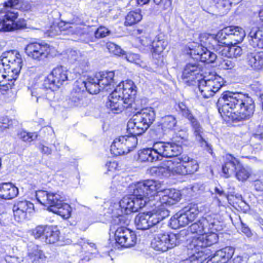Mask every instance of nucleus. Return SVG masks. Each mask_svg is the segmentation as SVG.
I'll use <instances>...</instances> for the list:
<instances>
[{"label": "nucleus", "instance_id": "nucleus-34", "mask_svg": "<svg viewBox=\"0 0 263 263\" xmlns=\"http://www.w3.org/2000/svg\"><path fill=\"white\" fill-rule=\"evenodd\" d=\"M139 160L141 162H152L160 160L158 154L154 150V145L151 148L142 149L139 153Z\"/></svg>", "mask_w": 263, "mask_h": 263}, {"label": "nucleus", "instance_id": "nucleus-57", "mask_svg": "<svg viewBox=\"0 0 263 263\" xmlns=\"http://www.w3.org/2000/svg\"><path fill=\"white\" fill-rule=\"evenodd\" d=\"M110 34V31L104 26H100L95 32V38L100 39Z\"/></svg>", "mask_w": 263, "mask_h": 263}, {"label": "nucleus", "instance_id": "nucleus-4", "mask_svg": "<svg viewBox=\"0 0 263 263\" xmlns=\"http://www.w3.org/2000/svg\"><path fill=\"white\" fill-rule=\"evenodd\" d=\"M22 60L21 55L15 51H9L2 53L0 57V78L2 86L11 88L19 74L22 68Z\"/></svg>", "mask_w": 263, "mask_h": 263}, {"label": "nucleus", "instance_id": "nucleus-50", "mask_svg": "<svg viewBox=\"0 0 263 263\" xmlns=\"http://www.w3.org/2000/svg\"><path fill=\"white\" fill-rule=\"evenodd\" d=\"M251 172L248 169L242 166L239 163V166L238 167L235 173V176L237 179L239 181H245L250 176Z\"/></svg>", "mask_w": 263, "mask_h": 263}, {"label": "nucleus", "instance_id": "nucleus-63", "mask_svg": "<svg viewBox=\"0 0 263 263\" xmlns=\"http://www.w3.org/2000/svg\"><path fill=\"white\" fill-rule=\"evenodd\" d=\"M150 0H130V5L133 6H142L144 5L148 4Z\"/></svg>", "mask_w": 263, "mask_h": 263}, {"label": "nucleus", "instance_id": "nucleus-18", "mask_svg": "<svg viewBox=\"0 0 263 263\" xmlns=\"http://www.w3.org/2000/svg\"><path fill=\"white\" fill-rule=\"evenodd\" d=\"M229 31V28L226 27L219 31L216 35L203 34L200 36V41L205 45L207 44L208 42L210 43L211 41H213L215 42L225 45L226 46L230 45L231 42Z\"/></svg>", "mask_w": 263, "mask_h": 263}, {"label": "nucleus", "instance_id": "nucleus-40", "mask_svg": "<svg viewBox=\"0 0 263 263\" xmlns=\"http://www.w3.org/2000/svg\"><path fill=\"white\" fill-rule=\"evenodd\" d=\"M48 210L55 214L59 215L63 218H68L71 215V208L70 206L67 203L61 202L60 206H57L54 209L53 208H48Z\"/></svg>", "mask_w": 263, "mask_h": 263}, {"label": "nucleus", "instance_id": "nucleus-62", "mask_svg": "<svg viewBox=\"0 0 263 263\" xmlns=\"http://www.w3.org/2000/svg\"><path fill=\"white\" fill-rule=\"evenodd\" d=\"M221 68L226 69H231L235 66V63L232 60L226 59H223L220 64Z\"/></svg>", "mask_w": 263, "mask_h": 263}, {"label": "nucleus", "instance_id": "nucleus-9", "mask_svg": "<svg viewBox=\"0 0 263 263\" xmlns=\"http://www.w3.org/2000/svg\"><path fill=\"white\" fill-rule=\"evenodd\" d=\"M168 215V211L139 213L135 218V224L137 229L147 230L158 223Z\"/></svg>", "mask_w": 263, "mask_h": 263}, {"label": "nucleus", "instance_id": "nucleus-43", "mask_svg": "<svg viewBox=\"0 0 263 263\" xmlns=\"http://www.w3.org/2000/svg\"><path fill=\"white\" fill-rule=\"evenodd\" d=\"M182 161L184 163L186 175L193 174L198 170V164L196 160L190 159L186 156H182Z\"/></svg>", "mask_w": 263, "mask_h": 263}, {"label": "nucleus", "instance_id": "nucleus-25", "mask_svg": "<svg viewBox=\"0 0 263 263\" xmlns=\"http://www.w3.org/2000/svg\"><path fill=\"white\" fill-rule=\"evenodd\" d=\"M193 254L189 258L181 260L179 263H203L212 255L210 249H203L195 251L192 250Z\"/></svg>", "mask_w": 263, "mask_h": 263}, {"label": "nucleus", "instance_id": "nucleus-7", "mask_svg": "<svg viewBox=\"0 0 263 263\" xmlns=\"http://www.w3.org/2000/svg\"><path fill=\"white\" fill-rule=\"evenodd\" d=\"M181 238V234L160 232L155 235L151 246L156 251L165 252L179 245Z\"/></svg>", "mask_w": 263, "mask_h": 263}, {"label": "nucleus", "instance_id": "nucleus-35", "mask_svg": "<svg viewBox=\"0 0 263 263\" xmlns=\"http://www.w3.org/2000/svg\"><path fill=\"white\" fill-rule=\"evenodd\" d=\"M229 28V35L231 44H236L242 42L246 35L245 30L238 26L228 27Z\"/></svg>", "mask_w": 263, "mask_h": 263}, {"label": "nucleus", "instance_id": "nucleus-13", "mask_svg": "<svg viewBox=\"0 0 263 263\" xmlns=\"http://www.w3.org/2000/svg\"><path fill=\"white\" fill-rule=\"evenodd\" d=\"M115 239L117 243L124 248L132 247L137 242L135 232L124 226L117 228L115 232Z\"/></svg>", "mask_w": 263, "mask_h": 263}, {"label": "nucleus", "instance_id": "nucleus-45", "mask_svg": "<svg viewBox=\"0 0 263 263\" xmlns=\"http://www.w3.org/2000/svg\"><path fill=\"white\" fill-rule=\"evenodd\" d=\"M167 45V42L164 40L157 39L154 40L152 43L150 49L153 58H155L154 56L157 54L160 55L165 49Z\"/></svg>", "mask_w": 263, "mask_h": 263}, {"label": "nucleus", "instance_id": "nucleus-56", "mask_svg": "<svg viewBox=\"0 0 263 263\" xmlns=\"http://www.w3.org/2000/svg\"><path fill=\"white\" fill-rule=\"evenodd\" d=\"M107 46L109 52L115 55H120L124 54V51L120 47L113 43H109Z\"/></svg>", "mask_w": 263, "mask_h": 263}, {"label": "nucleus", "instance_id": "nucleus-12", "mask_svg": "<svg viewBox=\"0 0 263 263\" xmlns=\"http://www.w3.org/2000/svg\"><path fill=\"white\" fill-rule=\"evenodd\" d=\"M35 196L37 201L41 204L53 209L57 206H60L61 202L65 200L63 194L60 192L53 193L40 190L36 192Z\"/></svg>", "mask_w": 263, "mask_h": 263}, {"label": "nucleus", "instance_id": "nucleus-6", "mask_svg": "<svg viewBox=\"0 0 263 263\" xmlns=\"http://www.w3.org/2000/svg\"><path fill=\"white\" fill-rule=\"evenodd\" d=\"M178 107L179 112L183 117L186 118L190 122L195 140L201 147H203L209 153L212 154L211 146L204 138V133L202 127L196 118L193 115L188 107L184 102L179 103Z\"/></svg>", "mask_w": 263, "mask_h": 263}, {"label": "nucleus", "instance_id": "nucleus-47", "mask_svg": "<svg viewBox=\"0 0 263 263\" xmlns=\"http://www.w3.org/2000/svg\"><path fill=\"white\" fill-rule=\"evenodd\" d=\"M45 258V256L44 253L36 246H33L31 250L29 251L27 256V260L32 262L40 259L43 260Z\"/></svg>", "mask_w": 263, "mask_h": 263}, {"label": "nucleus", "instance_id": "nucleus-59", "mask_svg": "<svg viewBox=\"0 0 263 263\" xmlns=\"http://www.w3.org/2000/svg\"><path fill=\"white\" fill-rule=\"evenodd\" d=\"M23 261L22 257L16 256L6 255L2 260V263H21Z\"/></svg>", "mask_w": 263, "mask_h": 263}, {"label": "nucleus", "instance_id": "nucleus-49", "mask_svg": "<svg viewBox=\"0 0 263 263\" xmlns=\"http://www.w3.org/2000/svg\"><path fill=\"white\" fill-rule=\"evenodd\" d=\"M183 211L189 217L191 221H193L199 213V210L197 204H190L184 208Z\"/></svg>", "mask_w": 263, "mask_h": 263}, {"label": "nucleus", "instance_id": "nucleus-54", "mask_svg": "<svg viewBox=\"0 0 263 263\" xmlns=\"http://www.w3.org/2000/svg\"><path fill=\"white\" fill-rule=\"evenodd\" d=\"M14 121L10 119L7 117H2L0 118V129L4 131L7 128H11Z\"/></svg>", "mask_w": 263, "mask_h": 263}, {"label": "nucleus", "instance_id": "nucleus-32", "mask_svg": "<svg viewBox=\"0 0 263 263\" xmlns=\"http://www.w3.org/2000/svg\"><path fill=\"white\" fill-rule=\"evenodd\" d=\"M182 160V156L180 157H176L170 160V168L173 175H186V171L184 167Z\"/></svg>", "mask_w": 263, "mask_h": 263}, {"label": "nucleus", "instance_id": "nucleus-48", "mask_svg": "<svg viewBox=\"0 0 263 263\" xmlns=\"http://www.w3.org/2000/svg\"><path fill=\"white\" fill-rule=\"evenodd\" d=\"M198 88L202 95L205 98H209L215 94L214 90L211 89L207 82L202 78L198 80Z\"/></svg>", "mask_w": 263, "mask_h": 263}, {"label": "nucleus", "instance_id": "nucleus-29", "mask_svg": "<svg viewBox=\"0 0 263 263\" xmlns=\"http://www.w3.org/2000/svg\"><path fill=\"white\" fill-rule=\"evenodd\" d=\"M250 44L253 47H263V26L260 28H252L249 34Z\"/></svg>", "mask_w": 263, "mask_h": 263}, {"label": "nucleus", "instance_id": "nucleus-38", "mask_svg": "<svg viewBox=\"0 0 263 263\" xmlns=\"http://www.w3.org/2000/svg\"><path fill=\"white\" fill-rule=\"evenodd\" d=\"M60 234V231L56 228L48 226L43 241L48 244L55 243L59 240Z\"/></svg>", "mask_w": 263, "mask_h": 263}, {"label": "nucleus", "instance_id": "nucleus-5", "mask_svg": "<svg viewBox=\"0 0 263 263\" xmlns=\"http://www.w3.org/2000/svg\"><path fill=\"white\" fill-rule=\"evenodd\" d=\"M155 119V112L152 108H146L134 115L127 123V130L136 137L144 133Z\"/></svg>", "mask_w": 263, "mask_h": 263}, {"label": "nucleus", "instance_id": "nucleus-28", "mask_svg": "<svg viewBox=\"0 0 263 263\" xmlns=\"http://www.w3.org/2000/svg\"><path fill=\"white\" fill-rule=\"evenodd\" d=\"M18 194V189L11 183H3L0 185V198L9 200Z\"/></svg>", "mask_w": 263, "mask_h": 263}, {"label": "nucleus", "instance_id": "nucleus-37", "mask_svg": "<svg viewBox=\"0 0 263 263\" xmlns=\"http://www.w3.org/2000/svg\"><path fill=\"white\" fill-rule=\"evenodd\" d=\"M177 121L175 116L172 115L165 116L161 120V127L164 132H169L176 129Z\"/></svg>", "mask_w": 263, "mask_h": 263}, {"label": "nucleus", "instance_id": "nucleus-16", "mask_svg": "<svg viewBox=\"0 0 263 263\" xmlns=\"http://www.w3.org/2000/svg\"><path fill=\"white\" fill-rule=\"evenodd\" d=\"M203 76V67L197 61L187 63L183 67L182 78L191 83L195 80L201 79Z\"/></svg>", "mask_w": 263, "mask_h": 263}, {"label": "nucleus", "instance_id": "nucleus-21", "mask_svg": "<svg viewBox=\"0 0 263 263\" xmlns=\"http://www.w3.org/2000/svg\"><path fill=\"white\" fill-rule=\"evenodd\" d=\"M206 263H226L229 261L234 253V249L231 247H227L213 253Z\"/></svg>", "mask_w": 263, "mask_h": 263}, {"label": "nucleus", "instance_id": "nucleus-24", "mask_svg": "<svg viewBox=\"0 0 263 263\" xmlns=\"http://www.w3.org/2000/svg\"><path fill=\"white\" fill-rule=\"evenodd\" d=\"M247 64L252 69L259 71L263 69V51H254L247 54Z\"/></svg>", "mask_w": 263, "mask_h": 263}, {"label": "nucleus", "instance_id": "nucleus-60", "mask_svg": "<svg viewBox=\"0 0 263 263\" xmlns=\"http://www.w3.org/2000/svg\"><path fill=\"white\" fill-rule=\"evenodd\" d=\"M137 41L141 44V46H143V50H145L146 48L147 49H151L152 42L149 38L146 37L138 38Z\"/></svg>", "mask_w": 263, "mask_h": 263}, {"label": "nucleus", "instance_id": "nucleus-23", "mask_svg": "<svg viewBox=\"0 0 263 263\" xmlns=\"http://www.w3.org/2000/svg\"><path fill=\"white\" fill-rule=\"evenodd\" d=\"M122 98L121 92L117 90L116 87L108 97L106 106L111 110L120 111H121L124 108H127L124 106V100Z\"/></svg>", "mask_w": 263, "mask_h": 263}, {"label": "nucleus", "instance_id": "nucleus-44", "mask_svg": "<svg viewBox=\"0 0 263 263\" xmlns=\"http://www.w3.org/2000/svg\"><path fill=\"white\" fill-rule=\"evenodd\" d=\"M54 90H49L48 89L45 88L42 84V87H34L31 90V94L32 96H34L36 98V102L40 98H44L47 99H49V96L48 95H53V91Z\"/></svg>", "mask_w": 263, "mask_h": 263}, {"label": "nucleus", "instance_id": "nucleus-52", "mask_svg": "<svg viewBox=\"0 0 263 263\" xmlns=\"http://www.w3.org/2000/svg\"><path fill=\"white\" fill-rule=\"evenodd\" d=\"M48 228V226H38L35 227L32 231V235L34 237L35 239L41 238L44 240V236H45L46 228Z\"/></svg>", "mask_w": 263, "mask_h": 263}, {"label": "nucleus", "instance_id": "nucleus-10", "mask_svg": "<svg viewBox=\"0 0 263 263\" xmlns=\"http://www.w3.org/2000/svg\"><path fill=\"white\" fill-rule=\"evenodd\" d=\"M137 144L138 139L135 136H120L114 140L110 146V151L115 156L124 155L133 151Z\"/></svg>", "mask_w": 263, "mask_h": 263}, {"label": "nucleus", "instance_id": "nucleus-55", "mask_svg": "<svg viewBox=\"0 0 263 263\" xmlns=\"http://www.w3.org/2000/svg\"><path fill=\"white\" fill-rule=\"evenodd\" d=\"M58 26H60V27H63L64 26V27L63 28V30L68 29V32L71 34L76 33L77 31L74 30L78 28L76 25L69 22H61L59 24Z\"/></svg>", "mask_w": 263, "mask_h": 263}, {"label": "nucleus", "instance_id": "nucleus-30", "mask_svg": "<svg viewBox=\"0 0 263 263\" xmlns=\"http://www.w3.org/2000/svg\"><path fill=\"white\" fill-rule=\"evenodd\" d=\"M116 204L113 205L114 209H112L113 216L115 217L114 220L115 222L121 226H127L130 222L129 214L125 213L122 208H117Z\"/></svg>", "mask_w": 263, "mask_h": 263}, {"label": "nucleus", "instance_id": "nucleus-19", "mask_svg": "<svg viewBox=\"0 0 263 263\" xmlns=\"http://www.w3.org/2000/svg\"><path fill=\"white\" fill-rule=\"evenodd\" d=\"M34 209V205L27 200L18 201L13 208L14 217L18 222L23 221L27 217V214L31 213Z\"/></svg>", "mask_w": 263, "mask_h": 263}, {"label": "nucleus", "instance_id": "nucleus-39", "mask_svg": "<svg viewBox=\"0 0 263 263\" xmlns=\"http://www.w3.org/2000/svg\"><path fill=\"white\" fill-rule=\"evenodd\" d=\"M170 160L164 162L161 166L153 167L150 168V172L153 175L156 176H162L165 177H168L172 175L170 166Z\"/></svg>", "mask_w": 263, "mask_h": 263}, {"label": "nucleus", "instance_id": "nucleus-58", "mask_svg": "<svg viewBox=\"0 0 263 263\" xmlns=\"http://www.w3.org/2000/svg\"><path fill=\"white\" fill-rule=\"evenodd\" d=\"M156 5H160V7L163 10H170L171 8V0H153Z\"/></svg>", "mask_w": 263, "mask_h": 263}, {"label": "nucleus", "instance_id": "nucleus-22", "mask_svg": "<svg viewBox=\"0 0 263 263\" xmlns=\"http://www.w3.org/2000/svg\"><path fill=\"white\" fill-rule=\"evenodd\" d=\"M115 72L113 71L100 72L96 73L95 80L100 84L102 90L108 91L115 84Z\"/></svg>", "mask_w": 263, "mask_h": 263}, {"label": "nucleus", "instance_id": "nucleus-46", "mask_svg": "<svg viewBox=\"0 0 263 263\" xmlns=\"http://www.w3.org/2000/svg\"><path fill=\"white\" fill-rule=\"evenodd\" d=\"M142 18L140 11H132L128 13L125 17L124 25L130 26L139 22Z\"/></svg>", "mask_w": 263, "mask_h": 263}, {"label": "nucleus", "instance_id": "nucleus-17", "mask_svg": "<svg viewBox=\"0 0 263 263\" xmlns=\"http://www.w3.org/2000/svg\"><path fill=\"white\" fill-rule=\"evenodd\" d=\"M49 47L37 42L28 44L25 47V52L30 58L41 61L45 59L48 54Z\"/></svg>", "mask_w": 263, "mask_h": 263}, {"label": "nucleus", "instance_id": "nucleus-64", "mask_svg": "<svg viewBox=\"0 0 263 263\" xmlns=\"http://www.w3.org/2000/svg\"><path fill=\"white\" fill-rule=\"evenodd\" d=\"M118 164L116 161L108 162L105 164V168L108 171L113 172L118 168Z\"/></svg>", "mask_w": 263, "mask_h": 263}, {"label": "nucleus", "instance_id": "nucleus-26", "mask_svg": "<svg viewBox=\"0 0 263 263\" xmlns=\"http://www.w3.org/2000/svg\"><path fill=\"white\" fill-rule=\"evenodd\" d=\"M181 198L179 191L174 189H166L163 191V195L160 198L162 204L171 205L178 202Z\"/></svg>", "mask_w": 263, "mask_h": 263}, {"label": "nucleus", "instance_id": "nucleus-11", "mask_svg": "<svg viewBox=\"0 0 263 263\" xmlns=\"http://www.w3.org/2000/svg\"><path fill=\"white\" fill-rule=\"evenodd\" d=\"M67 80L68 71L63 66H58L54 68L44 79L43 86L51 91H55Z\"/></svg>", "mask_w": 263, "mask_h": 263}, {"label": "nucleus", "instance_id": "nucleus-33", "mask_svg": "<svg viewBox=\"0 0 263 263\" xmlns=\"http://www.w3.org/2000/svg\"><path fill=\"white\" fill-rule=\"evenodd\" d=\"M189 222L191 221L184 211H182L176 214L171 218L170 224L172 228L176 229L181 227L185 226Z\"/></svg>", "mask_w": 263, "mask_h": 263}, {"label": "nucleus", "instance_id": "nucleus-51", "mask_svg": "<svg viewBox=\"0 0 263 263\" xmlns=\"http://www.w3.org/2000/svg\"><path fill=\"white\" fill-rule=\"evenodd\" d=\"M76 64L75 70L77 72L81 74L87 71L88 63L85 57H79V60L77 62Z\"/></svg>", "mask_w": 263, "mask_h": 263}, {"label": "nucleus", "instance_id": "nucleus-20", "mask_svg": "<svg viewBox=\"0 0 263 263\" xmlns=\"http://www.w3.org/2000/svg\"><path fill=\"white\" fill-rule=\"evenodd\" d=\"M190 54L191 55L196 56L194 58L199 60L202 62L212 63L215 62L217 57L215 53L210 51L202 45H198L195 48L190 47Z\"/></svg>", "mask_w": 263, "mask_h": 263}, {"label": "nucleus", "instance_id": "nucleus-36", "mask_svg": "<svg viewBox=\"0 0 263 263\" xmlns=\"http://www.w3.org/2000/svg\"><path fill=\"white\" fill-rule=\"evenodd\" d=\"M219 53L222 55L233 58L240 57L242 54V50L239 46H236V44H232L230 45L223 47Z\"/></svg>", "mask_w": 263, "mask_h": 263}, {"label": "nucleus", "instance_id": "nucleus-42", "mask_svg": "<svg viewBox=\"0 0 263 263\" xmlns=\"http://www.w3.org/2000/svg\"><path fill=\"white\" fill-rule=\"evenodd\" d=\"M203 79L213 86L216 90H219L223 85V79L215 73H210L207 76H204Z\"/></svg>", "mask_w": 263, "mask_h": 263}, {"label": "nucleus", "instance_id": "nucleus-31", "mask_svg": "<svg viewBox=\"0 0 263 263\" xmlns=\"http://www.w3.org/2000/svg\"><path fill=\"white\" fill-rule=\"evenodd\" d=\"M79 86L76 85L75 88L71 93V97L68 100V103L70 107H81L84 105L83 90L79 88L77 91L76 87Z\"/></svg>", "mask_w": 263, "mask_h": 263}, {"label": "nucleus", "instance_id": "nucleus-61", "mask_svg": "<svg viewBox=\"0 0 263 263\" xmlns=\"http://www.w3.org/2000/svg\"><path fill=\"white\" fill-rule=\"evenodd\" d=\"M126 59L132 63H135L137 64H140V56L138 54L133 53H128L126 55Z\"/></svg>", "mask_w": 263, "mask_h": 263}, {"label": "nucleus", "instance_id": "nucleus-14", "mask_svg": "<svg viewBox=\"0 0 263 263\" xmlns=\"http://www.w3.org/2000/svg\"><path fill=\"white\" fill-rule=\"evenodd\" d=\"M154 149L158 154L160 160L162 157H177L182 153V147L174 142H157L154 144Z\"/></svg>", "mask_w": 263, "mask_h": 263}, {"label": "nucleus", "instance_id": "nucleus-1", "mask_svg": "<svg viewBox=\"0 0 263 263\" xmlns=\"http://www.w3.org/2000/svg\"><path fill=\"white\" fill-rule=\"evenodd\" d=\"M217 105L222 117L238 122L249 119L255 109L254 101L248 94L229 91L222 93Z\"/></svg>", "mask_w": 263, "mask_h": 263}, {"label": "nucleus", "instance_id": "nucleus-53", "mask_svg": "<svg viewBox=\"0 0 263 263\" xmlns=\"http://www.w3.org/2000/svg\"><path fill=\"white\" fill-rule=\"evenodd\" d=\"M19 138L23 141L30 143L34 140L37 138V135L33 133H27L26 132H21L18 135Z\"/></svg>", "mask_w": 263, "mask_h": 263}, {"label": "nucleus", "instance_id": "nucleus-15", "mask_svg": "<svg viewBox=\"0 0 263 263\" xmlns=\"http://www.w3.org/2000/svg\"><path fill=\"white\" fill-rule=\"evenodd\" d=\"M116 88L117 90L121 92L122 98L124 100V106L126 108L132 107L137 92V87L134 82L130 80H126L120 83Z\"/></svg>", "mask_w": 263, "mask_h": 263}, {"label": "nucleus", "instance_id": "nucleus-27", "mask_svg": "<svg viewBox=\"0 0 263 263\" xmlns=\"http://www.w3.org/2000/svg\"><path fill=\"white\" fill-rule=\"evenodd\" d=\"M239 162L231 155H226L224 164L222 165V172L226 178H228L234 174L239 166Z\"/></svg>", "mask_w": 263, "mask_h": 263}, {"label": "nucleus", "instance_id": "nucleus-3", "mask_svg": "<svg viewBox=\"0 0 263 263\" xmlns=\"http://www.w3.org/2000/svg\"><path fill=\"white\" fill-rule=\"evenodd\" d=\"M133 190L131 197L123 198L119 203L116 204L117 208L124 210L126 214L138 212L145 205L147 199L162 191L163 189L161 183L159 181L147 180L137 183L133 186Z\"/></svg>", "mask_w": 263, "mask_h": 263}, {"label": "nucleus", "instance_id": "nucleus-8", "mask_svg": "<svg viewBox=\"0 0 263 263\" xmlns=\"http://www.w3.org/2000/svg\"><path fill=\"white\" fill-rule=\"evenodd\" d=\"M20 8L18 0H9L5 3L1 11L2 27L1 30L10 31L14 30V21L17 17L16 10Z\"/></svg>", "mask_w": 263, "mask_h": 263}, {"label": "nucleus", "instance_id": "nucleus-41", "mask_svg": "<svg viewBox=\"0 0 263 263\" xmlns=\"http://www.w3.org/2000/svg\"><path fill=\"white\" fill-rule=\"evenodd\" d=\"M80 88H81V90H84V88H85L91 94H97L101 90H102L99 83L95 80V77L90 79L87 82H81L80 83Z\"/></svg>", "mask_w": 263, "mask_h": 263}, {"label": "nucleus", "instance_id": "nucleus-2", "mask_svg": "<svg viewBox=\"0 0 263 263\" xmlns=\"http://www.w3.org/2000/svg\"><path fill=\"white\" fill-rule=\"evenodd\" d=\"M216 217V215H208L188 228L189 232L199 235L193 238L189 246L191 250L208 249V247L218 241V236L216 233L221 230L222 227Z\"/></svg>", "mask_w": 263, "mask_h": 263}]
</instances>
